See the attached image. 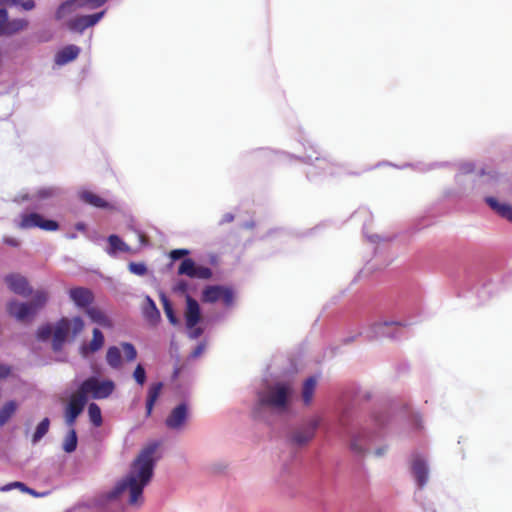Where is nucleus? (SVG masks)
Segmentation results:
<instances>
[{
	"mask_svg": "<svg viewBox=\"0 0 512 512\" xmlns=\"http://www.w3.org/2000/svg\"><path fill=\"white\" fill-rule=\"evenodd\" d=\"M160 446V442H151L146 445L138 454L131 465L129 474L107 493L108 500L117 499L126 490L129 491L128 502L131 505H138L143 502V489L150 482L153 476L156 459L154 454Z\"/></svg>",
	"mask_w": 512,
	"mask_h": 512,
	"instance_id": "obj_1",
	"label": "nucleus"
},
{
	"mask_svg": "<svg viewBox=\"0 0 512 512\" xmlns=\"http://www.w3.org/2000/svg\"><path fill=\"white\" fill-rule=\"evenodd\" d=\"M84 326V321L80 317H74L72 319L66 317L61 318L56 323L53 330V350H61L69 335H71L72 338H75L83 331Z\"/></svg>",
	"mask_w": 512,
	"mask_h": 512,
	"instance_id": "obj_2",
	"label": "nucleus"
},
{
	"mask_svg": "<svg viewBox=\"0 0 512 512\" xmlns=\"http://www.w3.org/2000/svg\"><path fill=\"white\" fill-rule=\"evenodd\" d=\"M115 384L112 380L100 381L96 377H89L80 385L77 392L87 399V395H91L94 399L108 398L114 391Z\"/></svg>",
	"mask_w": 512,
	"mask_h": 512,
	"instance_id": "obj_3",
	"label": "nucleus"
},
{
	"mask_svg": "<svg viewBox=\"0 0 512 512\" xmlns=\"http://www.w3.org/2000/svg\"><path fill=\"white\" fill-rule=\"evenodd\" d=\"M202 301L205 303L222 301L226 307H230L234 302V291L227 286L210 285L202 291Z\"/></svg>",
	"mask_w": 512,
	"mask_h": 512,
	"instance_id": "obj_4",
	"label": "nucleus"
},
{
	"mask_svg": "<svg viewBox=\"0 0 512 512\" xmlns=\"http://www.w3.org/2000/svg\"><path fill=\"white\" fill-rule=\"evenodd\" d=\"M19 227L22 229H30L38 227L45 231H56L59 224L54 220L44 219L38 213L23 214Z\"/></svg>",
	"mask_w": 512,
	"mask_h": 512,
	"instance_id": "obj_5",
	"label": "nucleus"
},
{
	"mask_svg": "<svg viewBox=\"0 0 512 512\" xmlns=\"http://www.w3.org/2000/svg\"><path fill=\"white\" fill-rule=\"evenodd\" d=\"M289 389L285 385L272 387L265 395L260 397V403L275 408H285Z\"/></svg>",
	"mask_w": 512,
	"mask_h": 512,
	"instance_id": "obj_6",
	"label": "nucleus"
},
{
	"mask_svg": "<svg viewBox=\"0 0 512 512\" xmlns=\"http://www.w3.org/2000/svg\"><path fill=\"white\" fill-rule=\"evenodd\" d=\"M87 399L79 392L74 393L68 403L65 421L69 427L74 428L77 417L82 413Z\"/></svg>",
	"mask_w": 512,
	"mask_h": 512,
	"instance_id": "obj_7",
	"label": "nucleus"
},
{
	"mask_svg": "<svg viewBox=\"0 0 512 512\" xmlns=\"http://www.w3.org/2000/svg\"><path fill=\"white\" fill-rule=\"evenodd\" d=\"M4 280L8 288L18 295L28 296L32 292L28 280L20 274H8L5 276Z\"/></svg>",
	"mask_w": 512,
	"mask_h": 512,
	"instance_id": "obj_8",
	"label": "nucleus"
},
{
	"mask_svg": "<svg viewBox=\"0 0 512 512\" xmlns=\"http://www.w3.org/2000/svg\"><path fill=\"white\" fill-rule=\"evenodd\" d=\"M7 311L9 315L19 321H25L36 314L33 305H30L29 303H20L15 300L10 301L7 304Z\"/></svg>",
	"mask_w": 512,
	"mask_h": 512,
	"instance_id": "obj_9",
	"label": "nucleus"
},
{
	"mask_svg": "<svg viewBox=\"0 0 512 512\" xmlns=\"http://www.w3.org/2000/svg\"><path fill=\"white\" fill-rule=\"evenodd\" d=\"M320 420L318 418H313L309 424L297 431H295L292 435V442L295 445H305L308 443L315 435V431L317 427L319 426Z\"/></svg>",
	"mask_w": 512,
	"mask_h": 512,
	"instance_id": "obj_10",
	"label": "nucleus"
},
{
	"mask_svg": "<svg viewBox=\"0 0 512 512\" xmlns=\"http://www.w3.org/2000/svg\"><path fill=\"white\" fill-rule=\"evenodd\" d=\"M201 319V311L198 302L190 295H186L185 321L188 329H193Z\"/></svg>",
	"mask_w": 512,
	"mask_h": 512,
	"instance_id": "obj_11",
	"label": "nucleus"
},
{
	"mask_svg": "<svg viewBox=\"0 0 512 512\" xmlns=\"http://www.w3.org/2000/svg\"><path fill=\"white\" fill-rule=\"evenodd\" d=\"M188 416V408L185 403L176 406L165 420V424L170 429H180Z\"/></svg>",
	"mask_w": 512,
	"mask_h": 512,
	"instance_id": "obj_12",
	"label": "nucleus"
},
{
	"mask_svg": "<svg viewBox=\"0 0 512 512\" xmlns=\"http://www.w3.org/2000/svg\"><path fill=\"white\" fill-rule=\"evenodd\" d=\"M70 299L81 308H88L94 300L92 291L84 287H76L69 290Z\"/></svg>",
	"mask_w": 512,
	"mask_h": 512,
	"instance_id": "obj_13",
	"label": "nucleus"
},
{
	"mask_svg": "<svg viewBox=\"0 0 512 512\" xmlns=\"http://www.w3.org/2000/svg\"><path fill=\"white\" fill-rule=\"evenodd\" d=\"M104 15V11L76 17L69 23V28L76 31H83L95 25Z\"/></svg>",
	"mask_w": 512,
	"mask_h": 512,
	"instance_id": "obj_14",
	"label": "nucleus"
},
{
	"mask_svg": "<svg viewBox=\"0 0 512 512\" xmlns=\"http://www.w3.org/2000/svg\"><path fill=\"white\" fill-rule=\"evenodd\" d=\"M412 472L419 488H423L428 481V467L426 462L420 457H416L412 462Z\"/></svg>",
	"mask_w": 512,
	"mask_h": 512,
	"instance_id": "obj_15",
	"label": "nucleus"
},
{
	"mask_svg": "<svg viewBox=\"0 0 512 512\" xmlns=\"http://www.w3.org/2000/svg\"><path fill=\"white\" fill-rule=\"evenodd\" d=\"M80 53V48L76 45H68L59 50L55 55V63L57 65H65L75 60Z\"/></svg>",
	"mask_w": 512,
	"mask_h": 512,
	"instance_id": "obj_16",
	"label": "nucleus"
},
{
	"mask_svg": "<svg viewBox=\"0 0 512 512\" xmlns=\"http://www.w3.org/2000/svg\"><path fill=\"white\" fill-rule=\"evenodd\" d=\"M103 345L104 335L98 328H95L93 329V337L90 343L88 345L84 344L81 346V354L86 357L88 354L100 350L103 347Z\"/></svg>",
	"mask_w": 512,
	"mask_h": 512,
	"instance_id": "obj_17",
	"label": "nucleus"
},
{
	"mask_svg": "<svg viewBox=\"0 0 512 512\" xmlns=\"http://www.w3.org/2000/svg\"><path fill=\"white\" fill-rule=\"evenodd\" d=\"M143 315L152 325H156L161 319L160 311L158 310L155 302L149 296L146 297V303L143 307Z\"/></svg>",
	"mask_w": 512,
	"mask_h": 512,
	"instance_id": "obj_18",
	"label": "nucleus"
},
{
	"mask_svg": "<svg viewBox=\"0 0 512 512\" xmlns=\"http://www.w3.org/2000/svg\"><path fill=\"white\" fill-rule=\"evenodd\" d=\"M163 388L162 382H156L150 385L146 400V415L149 417L153 411L154 405L160 396Z\"/></svg>",
	"mask_w": 512,
	"mask_h": 512,
	"instance_id": "obj_19",
	"label": "nucleus"
},
{
	"mask_svg": "<svg viewBox=\"0 0 512 512\" xmlns=\"http://www.w3.org/2000/svg\"><path fill=\"white\" fill-rule=\"evenodd\" d=\"M80 199L84 203L89 204L96 208L107 209L110 207V204L105 199H103L101 196L95 194L92 191H82L80 193Z\"/></svg>",
	"mask_w": 512,
	"mask_h": 512,
	"instance_id": "obj_20",
	"label": "nucleus"
},
{
	"mask_svg": "<svg viewBox=\"0 0 512 512\" xmlns=\"http://www.w3.org/2000/svg\"><path fill=\"white\" fill-rule=\"evenodd\" d=\"M487 204L502 218L512 222V206L509 204H501L493 197L486 198Z\"/></svg>",
	"mask_w": 512,
	"mask_h": 512,
	"instance_id": "obj_21",
	"label": "nucleus"
},
{
	"mask_svg": "<svg viewBox=\"0 0 512 512\" xmlns=\"http://www.w3.org/2000/svg\"><path fill=\"white\" fill-rule=\"evenodd\" d=\"M86 314L89 316L92 322L105 328L112 327L111 320L106 316V314L101 309L97 307H88L86 309Z\"/></svg>",
	"mask_w": 512,
	"mask_h": 512,
	"instance_id": "obj_22",
	"label": "nucleus"
},
{
	"mask_svg": "<svg viewBox=\"0 0 512 512\" xmlns=\"http://www.w3.org/2000/svg\"><path fill=\"white\" fill-rule=\"evenodd\" d=\"M317 380L315 377H309L305 380L302 387V399L305 405H309L313 399Z\"/></svg>",
	"mask_w": 512,
	"mask_h": 512,
	"instance_id": "obj_23",
	"label": "nucleus"
},
{
	"mask_svg": "<svg viewBox=\"0 0 512 512\" xmlns=\"http://www.w3.org/2000/svg\"><path fill=\"white\" fill-rule=\"evenodd\" d=\"M108 243L109 249L107 252L109 254H115L117 251L129 252L130 250L129 246L126 243H124L119 236L114 234L108 237Z\"/></svg>",
	"mask_w": 512,
	"mask_h": 512,
	"instance_id": "obj_24",
	"label": "nucleus"
},
{
	"mask_svg": "<svg viewBox=\"0 0 512 512\" xmlns=\"http://www.w3.org/2000/svg\"><path fill=\"white\" fill-rule=\"evenodd\" d=\"M106 361L110 367L120 368L122 365L120 349L116 346L109 347L106 353Z\"/></svg>",
	"mask_w": 512,
	"mask_h": 512,
	"instance_id": "obj_25",
	"label": "nucleus"
},
{
	"mask_svg": "<svg viewBox=\"0 0 512 512\" xmlns=\"http://www.w3.org/2000/svg\"><path fill=\"white\" fill-rule=\"evenodd\" d=\"M160 300L163 305L165 315L168 318L169 322L172 325H177L179 323V321L174 312V309H173V306H172L170 300L167 298V296L164 293L160 294Z\"/></svg>",
	"mask_w": 512,
	"mask_h": 512,
	"instance_id": "obj_26",
	"label": "nucleus"
},
{
	"mask_svg": "<svg viewBox=\"0 0 512 512\" xmlns=\"http://www.w3.org/2000/svg\"><path fill=\"white\" fill-rule=\"evenodd\" d=\"M27 26L28 21L25 19H13L11 21L7 20L3 34L12 35L25 29Z\"/></svg>",
	"mask_w": 512,
	"mask_h": 512,
	"instance_id": "obj_27",
	"label": "nucleus"
},
{
	"mask_svg": "<svg viewBox=\"0 0 512 512\" xmlns=\"http://www.w3.org/2000/svg\"><path fill=\"white\" fill-rule=\"evenodd\" d=\"M17 404L15 401L7 402L0 410V426L8 422L11 416L15 413Z\"/></svg>",
	"mask_w": 512,
	"mask_h": 512,
	"instance_id": "obj_28",
	"label": "nucleus"
},
{
	"mask_svg": "<svg viewBox=\"0 0 512 512\" xmlns=\"http://www.w3.org/2000/svg\"><path fill=\"white\" fill-rule=\"evenodd\" d=\"M88 415L91 423L95 427H100L103 423L101 409L96 403H90L88 406Z\"/></svg>",
	"mask_w": 512,
	"mask_h": 512,
	"instance_id": "obj_29",
	"label": "nucleus"
},
{
	"mask_svg": "<svg viewBox=\"0 0 512 512\" xmlns=\"http://www.w3.org/2000/svg\"><path fill=\"white\" fill-rule=\"evenodd\" d=\"M70 431L68 432L67 436L64 439L63 442V450L67 453H72L77 448V434L74 428L70 427Z\"/></svg>",
	"mask_w": 512,
	"mask_h": 512,
	"instance_id": "obj_30",
	"label": "nucleus"
},
{
	"mask_svg": "<svg viewBox=\"0 0 512 512\" xmlns=\"http://www.w3.org/2000/svg\"><path fill=\"white\" fill-rule=\"evenodd\" d=\"M195 267H196V264L192 259H190V258L184 259L178 268V274L186 275V276L192 278L194 275V272H195Z\"/></svg>",
	"mask_w": 512,
	"mask_h": 512,
	"instance_id": "obj_31",
	"label": "nucleus"
},
{
	"mask_svg": "<svg viewBox=\"0 0 512 512\" xmlns=\"http://www.w3.org/2000/svg\"><path fill=\"white\" fill-rule=\"evenodd\" d=\"M50 420L48 418H44L36 427V430L33 434L32 441L34 443L38 442L49 430Z\"/></svg>",
	"mask_w": 512,
	"mask_h": 512,
	"instance_id": "obj_32",
	"label": "nucleus"
},
{
	"mask_svg": "<svg viewBox=\"0 0 512 512\" xmlns=\"http://www.w3.org/2000/svg\"><path fill=\"white\" fill-rule=\"evenodd\" d=\"M47 298L48 296L45 291H37L33 297L32 302L29 304L33 305L34 311L37 313V311L45 305Z\"/></svg>",
	"mask_w": 512,
	"mask_h": 512,
	"instance_id": "obj_33",
	"label": "nucleus"
},
{
	"mask_svg": "<svg viewBox=\"0 0 512 512\" xmlns=\"http://www.w3.org/2000/svg\"><path fill=\"white\" fill-rule=\"evenodd\" d=\"M125 358L127 361H134L137 357V351L135 347L128 342L121 343Z\"/></svg>",
	"mask_w": 512,
	"mask_h": 512,
	"instance_id": "obj_34",
	"label": "nucleus"
},
{
	"mask_svg": "<svg viewBox=\"0 0 512 512\" xmlns=\"http://www.w3.org/2000/svg\"><path fill=\"white\" fill-rule=\"evenodd\" d=\"M213 273L209 267L205 266H197L195 267V272L192 278L198 279H210Z\"/></svg>",
	"mask_w": 512,
	"mask_h": 512,
	"instance_id": "obj_35",
	"label": "nucleus"
},
{
	"mask_svg": "<svg viewBox=\"0 0 512 512\" xmlns=\"http://www.w3.org/2000/svg\"><path fill=\"white\" fill-rule=\"evenodd\" d=\"M133 378L136 381L137 384L140 386H143L146 382V371L145 368L138 364L133 372Z\"/></svg>",
	"mask_w": 512,
	"mask_h": 512,
	"instance_id": "obj_36",
	"label": "nucleus"
},
{
	"mask_svg": "<svg viewBox=\"0 0 512 512\" xmlns=\"http://www.w3.org/2000/svg\"><path fill=\"white\" fill-rule=\"evenodd\" d=\"M363 436L362 435H356L352 437L350 448L355 453L361 454L365 452V447L362 445Z\"/></svg>",
	"mask_w": 512,
	"mask_h": 512,
	"instance_id": "obj_37",
	"label": "nucleus"
},
{
	"mask_svg": "<svg viewBox=\"0 0 512 512\" xmlns=\"http://www.w3.org/2000/svg\"><path fill=\"white\" fill-rule=\"evenodd\" d=\"M53 335V329L50 325H43L37 330V338L42 341L48 340Z\"/></svg>",
	"mask_w": 512,
	"mask_h": 512,
	"instance_id": "obj_38",
	"label": "nucleus"
},
{
	"mask_svg": "<svg viewBox=\"0 0 512 512\" xmlns=\"http://www.w3.org/2000/svg\"><path fill=\"white\" fill-rule=\"evenodd\" d=\"M128 267H129L130 272H132L136 275H139V276H142V275L146 274V272H147V268L143 263L131 262Z\"/></svg>",
	"mask_w": 512,
	"mask_h": 512,
	"instance_id": "obj_39",
	"label": "nucleus"
},
{
	"mask_svg": "<svg viewBox=\"0 0 512 512\" xmlns=\"http://www.w3.org/2000/svg\"><path fill=\"white\" fill-rule=\"evenodd\" d=\"M15 5L21 6L24 10H32L35 7L34 0H12Z\"/></svg>",
	"mask_w": 512,
	"mask_h": 512,
	"instance_id": "obj_40",
	"label": "nucleus"
},
{
	"mask_svg": "<svg viewBox=\"0 0 512 512\" xmlns=\"http://www.w3.org/2000/svg\"><path fill=\"white\" fill-rule=\"evenodd\" d=\"M8 20V13L6 9H0V34H3Z\"/></svg>",
	"mask_w": 512,
	"mask_h": 512,
	"instance_id": "obj_41",
	"label": "nucleus"
},
{
	"mask_svg": "<svg viewBox=\"0 0 512 512\" xmlns=\"http://www.w3.org/2000/svg\"><path fill=\"white\" fill-rule=\"evenodd\" d=\"M189 254V251L186 249H175L170 252V257L172 260H178Z\"/></svg>",
	"mask_w": 512,
	"mask_h": 512,
	"instance_id": "obj_42",
	"label": "nucleus"
},
{
	"mask_svg": "<svg viewBox=\"0 0 512 512\" xmlns=\"http://www.w3.org/2000/svg\"><path fill=\"white\" fill-rule=\"evenodd\" d=\"M13 488H18V489H20L21 491L24 492L25 489H26V485L24 483H22V482L16 481V482H12L10 484H7L6 486L2 487L1 490L2 491H9V490H11Z\"/></svg>",
	"mask_w": 512,
	"mask_h": 512,
	"instance_id": "obj_43",
	"label": "nucleus"
},
{
	"mask_svg": "<svg viewBox=\"0 0 512 512\" xmlns=\"http://www.w3.org/2000/svg\"><path fill=\"white\" fill-rule=\"evenodd\" d=\"M54 194V190L52 188H42L39 189L36 193L37 197L40 199L49 198Z\"/></svg>",
	"mask_w": 512,
	"mask_h": 512,
	"instance_id": "obj_44",
	"label": "nucleus"
},
{
	"mask_svg": "<svg viewBox=\"0 0 512 512\" xmlns=\"http://www.w3.org/2000/svg\"><path fill=\"white\" fill-rule=\"evenodd\" d=\"M204 349H205V344H203V343L198 344L196 346V348L193 350L191 356L193 358L199 357L203 353Z\"/></svg>",
	"mask_w": 512,
	"mask_h": 512,
	"instance_id": "obj_45",
	"label": "nucleus"
},
{
	"mask_svg": "<svg viewBox=\"0 0 512 512\" xmlns=\"http://www.w3.org/2000/svg\"><path fill=\"white\" fill-rule=\"evenodd\" d=\"M176 290L182 293H186L188 290V284L187 282L181 280L176 285Z\"/></svg>",
	"mask_w": 512,
	"mask_h": 512,
	"instance_id": "obj_46",
	"label": "nucleus"
},
{
	"mask_svg": "<svg viewBox=\"0 0 512 512\" xmlns=\"http://www.w3.org/2000/svg\"><path fill=\"white\" fill-rule=\"evenodd\" d=\"M202 334H203V329L202 328H200V327L195 328L194 327V329L190 332V337L192 339H196V338L200 337Z\"/></svg>",
	"mask_w": 512,
	"mask_h": 512,
	"instance_id": "obj_47",
	"label": "nucleus"
},
{
	"mask_svg": "<svg viewBox=\"0 0 512 512\" xmlns=\"http://www.w3.org/2000/svg\"><path fill=\"white\" fill-rule=\"evenodd\" d=\"M70 6L69 2L63 3L57 10V17L60 18L63 16L65 10Z\"/></svg>",
	"mask_w": 512,
	"mask_h": 512,
	"instance_id": "obj_48",
	"label": "nucleus"
},
{
	"mask_svg": "<svg viewBox=\"0 0 512 512\" xmlns=\"http://www.w3.org/2000/svg\"><path fill=\"white\" fill-rule=\"evenodd\" d=\"M10 374V368L7 366H0V378H4Z\"/></svg>",
	"mask_w": 512,
	"mask_h": 512,
	"instance_id": "obj_49",
	"label": "nucleus"
},
{
	"mask_svg": "<svg viewBox=\"0 0 512 512\" xmlns=\"http://www.w3.org/2000/svg\"><path fill=\"white\" fill-rule=\"evenodd\" d=\"M233 220H234V215L231 213H227L223 216L221 223L232 222Z\"/></svg>",
	"mask_w": 512,
	"mask_h": 512,
	"instance_id": "obj_50",
	"label": "nucleus"
},
{
	"mask_svg": "<svg viewBox=\"0 0 512 512\" xmlns=\"http://www.w3.org/2000/svg\"><path fill=\"white\" fill-rule=\"evenodd\" d=\"M4 241H5V243H7L8 245H11V246H17L18 245V243H17V241L15 239H8L7 238Z\"/></svg>",
	"mask_w": 512,
	"mask_h": 512,
	"instance_id": "obj_51",
	"label": "nucleus"
},
{
	"mask_svg": "<svg viewBox=\"0 0 512 512\" xmlns=\"http://www.w3.org/2000/svg\"><path fill=\"white\" fill-rule=\"evenodd\" d=\"M24 492H27V493H29V494H31V495H33V496H38V495H39L36 491H34V490H33V489H31V488H28L27 486H26V489H25V491H24Z\"/></svg>",
	"mask_w": 512,
	"mask_h": 512,
	"instance_id": "obj_52",
	"label": "nucleus"
},
{
	"mask_svg": "<svg viewBox=\"0 0 512 512\" xmlns=\"http://www.w3.org/2000/svg\"><path fill=\"white\" fill-rule=\"evenodd\" d=\"M316 161H324L326 164L328 165H331L332 162L330 160H328L327 158L323 157V158H320V157H316L315 158Z\"/></svg>",
	"mask_w": 512,
	"mask_h": 512,
	"instance_id": "obj_53",
	"label": "nucleus"
},
{
	"mask_svg": "<svg viewBox=\"0 0 512 512\" xmlns=\"http://www.w3.org/2000/svg\"><path fill=\"white\" fill-rule=\"evenodd\" d=\"M76 228H77L78 230L83 231V230H85V225H84L83 223H78V224L76 225Z\"/></svg>",
	"mask_w": 512,
	"mask_h": 512,
	"instance_id": "obj_54",
	"label": "nucleus"
},
{
	"mask_svg": "<svg viewBox=\"0 0 512 512\" xmlns=\"http://www.w3.org/2000/svg\"><path fill=\"white\" fill-rule=\"evenodd\" d=\"M383 453H384V450H383V449H378V450L376 451V454H377L378 456H381Z\"/></svg>",
	"mask_w": 512,
	"mask_h": 512,
	"instance_id": "obj_55",
	"label": "nucleus"
},
{
	"mask_svg": "<svg viewBox=\"0 0 512 512\" xmlns=\"http://www.w3.org/2000/svg\"><path fill=\"white\" fill-rule=\"evenodd\" d=\"M5 1H6V0H0V2H1V3H2V2H5Z\"/></svg>",
	"mask_w": 512,
	"mask_h": 512,
	"instance_id": "obj_56",
	"label": "nucleus"
}]
</instances>
